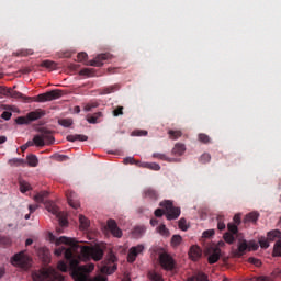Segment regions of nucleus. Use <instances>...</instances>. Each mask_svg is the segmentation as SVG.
Returning a JSON list of instances; mask_svg holds the SVG:
<instances>
[{
	"label": "nucleus",
	"mask_w": 281,
	"mask_h": 281,
	"mask_svg": "<svg viewBox=\"0 0 281 281\" xmlns=\"http://www.w3.org/2000/svg\"><path fill=\"white\" fill-rule=\"evenodd\" d=\"M56 245H69V248L59 247L55 249V256H63L69 261V267L71 270V276L74 280L76 281H87V274L91 273L93 269H95V265L93 263H87L83 266L80 265V257H74V251H78L80 249V246L78 245V241L74 238H68L65 236H61L57 239H55Z\"/></svg>",
	"instance_id": "obj_1"
},
{
	"label": "nucleus",
	"mask_w": 281,
	"mask_h": 281,
	"mask_svg": "<svg viewBox=\"0 0 281 281\" xmlns=\"http://www.w3.org/2000/svg\"><path fill=\"white\" fill-rule=\"evenodd\" d=\"M9 95L10 98H15L16 100H25L26 102H52L63 98V90L55 89L45 93H41L36 97H25L23 93L11 89Z\"/></svg>",
	"instance_id": "obj_2"
},
{
	"label": "nucleus",
	"mask_w": 281,
	"mask_h": 281,
	"mask_svg": "<svg viewBox=\"0 0 281 281\" xmlns=\"http://www.w3.org/2000/svg\"><path fill=\"white\" fill-rule=\"evenodd\" d=\"M104 257V250L100 247H89V246H81L80 247V256L78 258H81L83 260H90V258H93L95 262L102 260Z\"/></svg>",
	"instance_id": "obj_3"
},
{
	"label": "nucleus",
	"mask_w": 281,
	"mask_h": 281,
	"mask_svg": "<svg viewBox=\"0 0 281 281\" xmlns=\"http://www.w3.org/2000/svg\"><path fill=\"white\" fill-rule=\"evenodd\" d=\"M45 207L47 212L56 216L58 218L59 227L56 228L57 234H63V227H67L69 225V222L65 218L63 215V212H60V209L56 205V203L48 201L45 203Z\"/></svg>",
	"instance_id": "obj_4"
},
{
	"label": "nucleus",
	"mask_w": 281,
	"mask_h": 281,
	"mask_svg": "<svg viewBox=\"0 0 281 281\" xmlns=\"http://www.w3.org/2000/svg\"><path fill=\"white\" fill-rule=\"evenodd\" d=\"M33 144L37 147H43L45 144H54V136L52 135V131L45 127L40 128V134L33 137Z\"/></svg>",
	"instance_id": "obj_5"
},
{
	"label": "nucleus",
	"mask_w": 281,
	"mask_h": 281,
	"mask_svg": "<svg viewBox=\"0 0 281 281\" xmlns=\"http://www.w3.org/2000/svg\"><path fill=\"white\" fill-rule=\"evenodd\" d=\"M11 265L20 269H30L32 267V258L25 251H20L11 258Z\"/></svg>",
	"instance_id": "obj_6"
},
{
	"label": "nucleus",
	"mask_w": 281,
	"mask_h": 281,
	"mask_svg": "<svg viewBox=\"0 0 281 281\" xmlns=\"http://www.w3.org/2000/svg\"><path fill=\"white\" fill-rule=\"evenodd\" d=\"M160 207H164L166 213L167 221H175L178 216H181V209L175 207L172 201L165 200L160 202Z\"/></svg>",
	"instance_id": "obj_7"
},
{
	"label": "nucleus",
	"mask_w": 281,
	"mask_h": 281,
	"mask_svg": "<svg viewBox=\"0 0 281 281\" xmlns=\"http://www.w3.org/2000/svg\"><path fill=\"white\" fill-rule=\"evenodd\" d=\"M159 262L160 267H162L165 271H172L177 265L172 256H170L168 252H162L159 255Z\"/></svg>",
	"instance_id": "obj_8"
},
{
	"label": "nucleus",
	"mask_w": 281,
	"mask_h": 281,
	"mask_svg": "<svg viewBox=\"0 0 281 281\" xmlns=\"http://www.w3.org/2000/svg\"><path fill=\"white\" fill-rule=\"evenodd\" d=\"M111 54L103 53L99 54L94 59L90 60L87 65L90 67H102L104 65V60H111Z\"/></svg>",
	"instance_id": "obj_9"
},
{
	"label": "nucleus",
	"mask_w": 281,
	"mask_h": 281,
	"mask_svg": "<svg viewBox=\"0 0 281 281\" xmlns=\"http://www.w3.org/2000/svg\"><path fill=\"white\" fill-rule=\"evenodd\" d=\"M115 262H117V257H115L113 252H111L109 255L106 265L103 267V271H106V273H109L110 276L111 273H115V271L117 270V265H115Z\"/></svg>",
	"instance_id": "obj_10"
},
{
	"label": "nucleus",
	"mask_w": 281,
	"mask_h": 281,
	"mask_svg": "<svg viewBox=\"0 0 281 281\" xmlns=\"http://www.w3.org/2000/svg\"><path fill=\"white\" fill-rule=\"evenodd\" d=\"M143 252H144V245H137L132 247L127 255V262H131V263L135 262V260H137V256Z\"/></svg>",
	"instance_id": "obj_11"
},
{
	"label": "nucleus",
	"mask_w": 281,
	"mask_h": 281,
	"mask_svg": "<svg viewBox=\"0 0 281 281\" xmlns=\"http://www.w3.org/2000/svg\"><path fill=\"white\" fill-rule=\"evenodd\" d=\"M247 249H249L247 240H243L239 241L237 249H233L232 254L234 258H243V256H245V254L247 252Z\"/></svg>",
	"instance_id": "obj_12"
},
{
	"label": "nucleus",
	"mask_w": 281,
	"mask_h": 281,
	"mask_svg": "<svg viewBox=\"0 0 281 281\" xmlns=\"http://www.w3.org/2000/svg\"><path fill=\"white\" fill-rule=\"evenodd\" d=\"M66 198L70 207H72L74 210H78V207H80V201H78V195L76 194V192L67 191Z\"/></svg>",
	"instance_id": "obj_13"
},
{
	"label": "nucleus",
	"mask_w": 281,
	"mask_h": 281,
	"mask_svg": "<svg viewBox=\"0 0 281 281\" xmlns=\"http://www.w3.org/2000/svg\"><path fill=\"white\" fill-rule=\"evenodd\" d=\"M108 229L115 238H122V229L117 227V222H115V220L108 221Z\"/></svg>",
	"instance_id": "obj_14"
},
{
	"label": "nucleus",
	"mask_w": 281,
	"mask_h": 281,
	"mask_svg": "<svg viewBox=\"0 0 281 281\" xmlns=\"http://www.w3.org/2000/svg\"><path fill=\"white\" fill-rule=\"evenodd\" d=\"M37 256H38V258H41V260L44 262V265H49V262L52 260L49 249H47L45 247L40 248L37 251Z\"/></svg>",
	"instance_id": "obj_15"
},
{
	"label": "nucleus",
	"mask_w": 281,
	"mask_h": 281,
	"mask_svg": "<svg viewBox=\"0 0 281 281\" xmlns=\"http://www.w3.org/2000/svg\"><path fill=\"white\" fill-rule=\"evenodd\" d=\"M29 117V122H36V120H41V117H45V110L37 109L26 114Z\"/></svg>",
	"instance_id": "obj_16"
},
{
	"label": "nucleus",
	"mask_w": 281,
	"mask_h": 281,
	"mask_svg": "<svg viewBox=\"0 0 281 281\" xmlns=\"http://www.w3.org/2000/svg\"><path fill=\"white\" fill-rule=\"evenodd\" d=\"M189 256H190L191 260L196 262V260H199V258H201V256H203V252L201 251L200 247L192 246L190 248Z\"/></svg>",
	"instance_id": "obj_17"
},
{
	"label": "nucleus",
	"mask_w": 281,
	"mask_h": 281,
	"mask_svg": "<svg viewBox=\"0 0 281 281\" xmlns=\"http://www.w3.org/2000/svg\"><path fill=\"white\" fill-rule=\"evenodd\" d=\"M49 278V271L47 270H38L33 272V280L35 281H45Z\"/></svg>",
	"instance_id": "obj_18"
},
{
	"label": "nucleus",
	"mask_w": 281,
	"mask_h": 281,
	"mask_svg": "<svg viewBox=\"0 0 281 281\" xmlns=\"http://www.w3.org/2000/svg\"><path fill=\"white\" fill-rule=\"evenodd\" d=\"M221 260L220 248H214L213 252L209 256V265H216V261Z\"/></svg>",
	"instance_id": "obj_19"
},
{
	"label": "nucleus",
	"mask_w": 281,
	"mask_h": 281,
	"mask_svg": "<svg viewBox=\"0 0 281 281\" xmlns=\"http://www.w3.org/2000/svg\"><path fill=\"white\" fill-rule=\"evenodd\" d=\"M115 91H120V85H117V83L101 89L100 94L101 95H109V93H115Z\"/></svg>",
	"instance_id": "obj_20"
},
{
	"label": "nucleus",
	"mask_w": 281,
	"mask_h": 281,
	"mask_svg": "<svg viewBox=\"0 0 281 281\" xmlns=\"http://www.w3.org/2000/svg\"><path fill=\"white\" fill-rule=\"evenodd\" d=\"M66 139L68 142H87V139H89V137L87 135H82V134H75V135H68L66 137Z\"/></svg>",
	"instance_id": "obj_21"
},
{
	"label": "nucleus",
	"mask_w": 281,
	"mask_h": 281,
	"mask_svg": "<svg viewBox=\"0 0 281 281\" xmlns=\"http://www.w3.org/2000/svg\"><path fill=\"white\" fill-rule=\"evenodd\" d=\"M267 238L270 243H273L274 240H280L281 238V232L279 229H273L268 232Z\"/></svg>",
	"instance_id": "obj_22"
},
{
	"label": "nucleus",
	"mask_w": 281,
	"mask_h": 281,
	"mask_svg": "<svg viewBox=\"0 0 281 281\" xmlns=\"http://www.w3.org/2000/svg\"><path fill=\"white\" fill-rule=\"evenodd\" d=\"M144 194L145 199H151V201H157V199H159V193L155 189H146Z\"/></svg>",
	"instance_id": "obj_23"
},
{
	"label": "nucleus",
	"mask_w": 281,
	"mask_h": 281,
	"mask_svg": "<svg viewBox=\"0 0 281 281\" xmlns=\"http://www.w3.org/2000/svg\"><path fill=\"white\" fill-rule=\"evenodd\" d=\"M186 153V145L181 143H177L172 149V154L181 157Z\"/></svg>",
	"instance_id": "obj_24"
},
{
	"label": "nucleus",
	"mask_w": 281,
	"mask_h": 281,
	"mask_svg": "<svg viewBox=\"0 0 281 281\" xmlns=\"http://www.w3.org/2000/svg\"><path fill=\"white\" fill-rule=\"evenodd\" d=\"M48 196L49 192L42 191L34 196V201H36V203H45V199H47Z\"/></svg>",
	"instance_id": "obj_25"
},
{
	"label": "nucleus",
	"mask_w": 281,
	"mask_h": 281,
	"mask_svg": "<svg viewBox=\"0 0 281 281\" xmlns=\"http://www.w3.org/2000/svg\"><path fill=\"white\" fill-rule=\"evenodd\" d=\"M19 186H20V192H22V194H25V192H30V190H32V186L29 184V182L25 180H20Z\"/></svg>",
	"instance_id": "obj_26"
},
{
	"label": "nucleus",
	"mask_w": 281,
	"mask_h": 281,
	"mask_svg": "<svg viewBox=\"0 0 281 281\" xmlns=\"http://www.w3.org/2000/svg\"><path fill=\"white\" fill-rule=\"evenodd\" d=\"M260 215L256 212L248 213L246 217L244 218V223H256L258 221V217Z\"/></svg>",
	"instance_id": "obj_27"
},
{
	"label": "nucleus",
	"mask_w": 281,
	"mask_h": 281,
	"mask_svg": "<svg viewBox=\"0 0 281 281\" xmlns=\"http://www.w3.org/2000/svg\"><path fill=\"white\" fill-rule=\"evenodd\" d=\"M41 67H44L45 69H56L58 67V64H56V61L46 59L41 63Z\"/></svg>",
	"instance_id": "obj_28"
},
{
	"label": "nucleus",
	"mask_w": 281,
	"mask_h": 281,
	"mask_svg": "<svg viewBox=\"0 0 281 281\" xmlns=\"http://www.w3.org/2000/svg\"><path fill=\"white\" fill-rule=\"evenodd\" d=\"M26 160L31 168H36V166H38V158L36 157V155H29L26 157Z\"/></svg>",
	"instance_id": "obj_29"
},
{
	"label": "nucleus",
	"mask_w": 281,
	"mask_h": 281,
	"mask_svg": "<svg viewBox=\"0 0 281 281\" xmlns=\"http://www.w3.org/2000/svg\"><path fill=\"white\" fill-rule=\"evenodd\" d=\"M79 223L81 229H89L90 222L89 218H87L85 215L79 216Z\"/></svg>",
	"instance_id": "obj_30"
},
{
	"label": "nucleus",
	"mask_w": 281,
	"mask_h": 281,
	"mask_svg": "<svg viewBox=\"0 0 281 281\" xmlns=\"http://www.w3.org/2000/svg\"><path fill=\"white\" fill-rule=\"evenodd\" d=\"M100 117H102V112H97L92 116H88L87 122H89V124H98Z\"/></svg>",
	"instance_id": "obj_31"
},
{
	"label": "nucleus",
	"mask_w": 281,
	"mask_h": 281,
	"mask_svg": "<svg viewBox=\"0 0 281 281\" xmlns=\"http://www.w3.org/2000/svg\"><path fill=\"white\" fill-rule=\"evenodd\" d=\"M153 157L154 159H160V161H168L169 164L172 162V158H169L166 154L154 153Z\"/></svg>",
	"instance_id": "obj_32"
},
{
	"label": "nucleus",
	"mask_w": 281,
	"mask_h": 281,
	"mask_svg": "<svg viewBox=\"0 0 281 281\" xmlns=\"http://www.w3.org/2000/svg\"><path fill=\"white\" fill-rule=\"evenodd\" d=\"M272 256L281 257V239H278L273 247Z\"/></svg>",
	"instance_id": "obj_33"
},
{
	"label": "nucleus",
	"mask_w": 281,
	"mask_h": 281,
	"mask_svg": "<svg viewBox=\"0 0 281 281\" xmlns=\"http://www.w3.org/2000/svg\"><path fill=\"white\" fill-rule=\"evenodd\" d=\"M183 238L181 235H173L171 237V247H179L182 243Z\"/></svg>",
	"instance_id": "obj_34"
},
{
	"label": "nucleus",
	"mask_w": 281,
	"mask_h": 281,
	"mask_svg": "<svg viewBox=\"0 0 281 281\" xmlns=\"http://www.w3.org/2000/svg\"><path fill=\"white\" fill-rule=\"evenodd\" d=\"M235 235L232 233H225L223 238L225 240V243H227L228 245H234V243H236V237H234Z\"/></svg>",
	"instance_id": "obj_35"
},
{
	"label": "nucleus",
	"mask_w": 281,
	"mask_h": 281,
	"mask_svg": "<svg viewBox=\"0 0 281 281\" xmlns=\"http://www.w3.org/2000/svg\"><path fill=\"white\" fill-rule=\"evenodd\" d=\"M189 280H194V281H210L207 279V274L203 272H198L194 277L190 278Z\"/></svg>",
	"instance_id": "obj_36"
},
{
	"label": "nucleus",
	"mask_w": 281,
	"mask_h": 281,
	"mask_svg": "<svg viewBox=\"0 0 281 281\" xmlns=\"http://www.w3.org/2000/svg\"><path fill=\"white\" fill-rule=\"evenodd\" d=\"M168 135L169 139H179L183 133H181V131L169 130Z\"/></svg>",
	"instance_id": "obj_37"
},
{
	"label": "nucleus",
	"mask_w": 281,
	"mask_h": 281,
	"mask_svg": "<svg viewBox=\"0 0 281 281\" xmlns=\"http://www.w3.org/2000/svg\"><path fill=\"white\" fill-rule=\"evenodd\" d=\"M148 278L149 280H153V281H164V277H161V274L155 271L148 272Z\"/></svg>",
	"instance_id": "obj_38"
},
{
	"label": "nucleus",
	"mask_w": 281,
	"mask_h": 281,
	"mask_svg": "<svg viewBox=\"0 0 281 281\" xmlns=\"http://www.w3.org/2000/svg\"><path fill=\"white\" fill-rule=\"evenodd\" d=\"M157 232L161 235V236H165L166 238H168V236H170V231L167 229L166 225H160L158 228H157Z\"/></svg>",
	"instance_id": "obj_39"
},
{
	"label": "nucleus",
	"mask_w": 281,
	"mask_h": 281,
	"mask_svg": "<svg viewBox=\"0 0 281 281\" xmlns=\"http://www.w3.org/2000/svg\"><path fill=\"white\" fill-rule=\"evenodd\" d=\"M146 233V226H136L133 231L134 236H144Z\"/></svg>",
	"instance_id": "obj_40"
},
{
	"label": "nucleus",
	"mask_w": 281,
	"mask_h": 281,
	"mask_svg": "<svg viewBox=\"0 0 281 281\" xmlns=\"http://www.w3.org/2000/svg\"><path fill=\"white\" fill-rule=\"evenodd\" d=\"M60 126H64V128H69V126H71V124H74V120L71 119H61L58 121Z\"/></svg>",
	"instance_id": "obj_41"
},
{
	"label": "nucleus",
	"mask_w": 281,
	"mask_h": 281,
	"mask_svg": "<svg viewBox=\"0 0 281 281\" xmlns=\"http://www.w3.org/2000/svg\"><path fill=\"white\" fill-rule=\"evenodd\" d=\"M211 159H212V156L207 153H204L199 158V161H200V164H210Z\"/></svg>",
	"instance_id": "obj_42"
},
{
	"label": "nucleus",
	"mask_w": 281,
	"mask_h": 281,
	"mask_svg": "<svg viewBox=\"0 0 281 281\" xmlns=\"http://www.w3.org/2000/svg\"><path fill=\"white\" fill-rule=\"evenodd\" d=\"M145 168H148L149 170H156V171L161 170V166H159V164L157 162H146Z\"/></svg>",
	"instance_id": "obj_43"
},
{
	"label": "nucleus",
	"mask_w": 281,
	"mask_h": 281,
	"mask_svg": "<svg viewBox=\"0 0 281 281\" xmlns=\"http://www.w3.org/2000/svg\"><path fill=\"white\" fill-rule=\"evenodd\" d=\"M178 227L179 229H181L182 232H188V222L186 221V218H180L178 222Z\"/></svg>",
	"instance_id": "obj_44"
},
{
	"label": "nucleus",
	"mask_w": 281,
	"mask_h": 281,
	"mask_svg": "<svg viewBox=\"0 0 281 281\" xmlns=\"http://www.w3.org/2000/svg\"><path fill=\"white\" fill-rule=\"evenodd\" d=\"M259 245L261 249H269V238L268 237H260Z\"/></svg>",
	"instance_id": "obj_45"
},
{
	"label": "nucleus",
	"mask_w": 281,
	"mask_h": 281,
	"mask_svg": "<svg viewBox=\"0 0 281 281\" xmlns=\"http://www.w3.org/2000/svg\"><path fill=\"white\" fill-rule=\"evenodd\" d=\"M57 269L59 271H63L64 273H67L68 269H69V266H67V262L60 260L58 263H57Z\"/></svg>",
	"instance_id": "obj_46"
},
{
	"label": "nucleus",
	"mask_w": 281,
	"mask_h": 281,
	"mask_svg": "<svg viewBox=\"0 0 281 281\" xmlns=\"http://www.w3.org/2000/svg\"><path fill=\"white\" fill-rule=\"evenodd\" d=\"M132 135L134 137H146V135H148V131L136 130V131L132 132Z\"/></svg>",
	"instance_id": "obj_47"
},
{
	"label": "nucleus",
	"mask_w": 281,
	"mask_h": 281,
	"mask_svg": "<svg viewBox=\"0 0 281 281\" xmlns=\"http://www.w3.org/2000/svg\"><path fill=\"white\" fill-rule=\"evenodd\" d=\"M227 227H228V232H229L228 234H233L235 236H236V234H238V225L228 223Z\"/></svg>",
	"instance_id": "obj_48"
},
{
	"label": "nucleus",
	"mask_w": 281,
	"mask_h": 281,
	"mask_svg": "<svg viewBox=\"0 0 281 281\" xmlns=\"http://www.w3.org/2000/svg\"><path fill=\"white\" fill-rule=\"evenodd\" d=\"M223 215H218L217 216V228L220 229V232H223V229H225V222Z\"/></svg>",
	"instance_id": "obj_49"
},
{
	"label": "nucleus",
	"mask_w": 281,
	"mask_h": 281,
	"mask_svg": "<svg viewBox=\"0 0 281 281\" xmlns=\"http://www.w3.org/2000/svg\"><path fill=\"white\" fill-rule=\"evenodd\" d=\"M22 164H25V160L21 158H13L9 160V165L11 166H21Z\"/></svg>",
	"instance_id": "obj_50"
},
{
	"label": "nucleus",
	"mask_w": 281,
	"mask_h": 281,
	"mask_svg": "<svg viewBox=\"0 0 281 281\" xmlns=\"http://www.w3.org/2000/svg\"><path fill=\"white\" fill-rule=\"evenodd\" d=\"M15 123L16 124H20V125H23V124H30V120L26 116H19L18 119H15Z\"/></svg>",
	"instance_id": "obj_51"
},
{
	"label": "nucleus",
	"mask_w": 281,
	"mask_h": 281,
	"mask_svg": "<svg viewBox=\"0 0 281 281\" xmlns=\"http://www.w3.org/2000/svg\"><path fill=\"white\" fill-rule=\"evenodd\" d=\"M199 142L202 144H210L212 139L206 134H199Z\"/></svg>",
	"instance_id": "obj_52"
},
{
	"label": "nucleus",
	"mask_w": 281,
	"mask_h": 281,
	"mask_svg": "<svg viewBox=\"0 0 281 281\" xmlns=\"http://www.w3.org/2000/svg\"><path fill=\"white\" fill-rule=\"evenodd\" d=\"M260 246L258 245V243L251 240L248 243V251H258V248Z\"/></svg>",
	"instance_id": "obj_53"
},
{
	"label": "nucleus",
	"mask_w": 281,
	"mask_h": 281,
	"mask_svg": "<svg viewBox=\"0 0 281 281\" xmlns=\"http://www.w3.org/2000/svg\"><path fill=\"white\" fill-rule=\"evenodd\" d=\"M248 262H250V265H255V267H262V261L254 257L248 258Z\"/></svg>",
	"instance_id": "obj_54"
},
{
	"label": "nucleus",
	"mask_w": 281,
	"mask_h": 281,
	"mask_svg": "<svg viewBox=\"0 0 281 281\" xmlns=\"http://www.w3.org/2000/svg\"><path fill=\"white\" fill-rule=\"evenodd\" d=\"M114 117H120V115H124V106H119L113 110Z\"/></svg>",
	"instance_id": "obj_55"
},
{
	"label": "nucleus",
	"mask_w": 281,
	"mask_h": 281,
	"mask_svg": "<svg viewBox=\"0 0 281 281\" xmlns=\"http://www.w3.org/2000/svg\"><path fill=\"white\" fill-rule=\"evenodd\" d=\"M77 58L79 60V63H85V60H87V58H89V55H87V53L81 52L77 55Z\"/></svg>",
	"instance_id": "obj_56"
},
{
	"label": "nucleus",
	"mask_w": 281,
	"mask_h": 281,
	"mask_svg": "<svg viewBox=\"0 0 281 281\" xmlns=\"http://www.w3.org/2000/svg\"><path fill=\"white\" fill-rule=\"evenodd\" d=\"M11 91L12 88L0 87V93H2V95H10Z\"/></svg>",
	"instance_id": "obj_57"
},
{
	"label": "nucleus",
	"mask_w": 281,
	"mask_h": 281,
	"mask_svg": "<svg viewBox=\"0 0 281 281\" xmlns=\"http://www.w3.org/2000/svg\"><path fill=\"white\" fill-rule=\"evenodd\" d=\"M92 70L89 68H83L79 71V76H91Z\"/></svg>",
	"instance_id": "obj_58"
},
{
	"label": "nucleus",
	"mask_w": 281,
	"mask_h": 281,
	"mask_svg": "<svg viewBox=\"0 0 281 281\" xmlns=\"http://www.w3.org/2000/svg\"><path fill=\"white\" fill-rule=\"evenodd\" d=\"M256 281H273L271 277H266V276H260V277H255Z\"/></svg>",
	"instance_id": "obj_59"
},
{
	"label": "nucleus",
	"mask_w": 281,
	"mask_h": 281,
	"mask_svg": "<svg viewBox=\"0 0 281 281\" xmlns=\"http://www.w3.org/2000/svg\"><path fill=\"white\" fill-rule=\"evenodd\" d=\"M212 236H214V231L209 229V231L203 232V237L204 238H212Z\"/></svg>",
	"instance_id": "obj_60"
},
{
	"label": "nucleus",
	"mask_w": 281,
	"mask_h": 281,
	"mask_svg": "<svg viewBox=\"0 0 281 281\" xmlns=\"http://www.w3.org/2000/svg\"><path fill=\"white\" fill-rule=\"evenodd\" d=\"M1 117H2V120H10V119L12 117V112L4 111V112L1 114Z\"/></svg>",
	"instance_id": "obj_61"
},
{
	"label": "nucleus",
	"mask_w": 281,
	"mask_h": 281,
	"mask_svg": "<svg viewBox=\"0 0 281 281\" xmlns=\"http://www.w3.org/2000/svg\"><path fill=\"white\" fill-rule=\"evenodd\" d=\"M36 210H38V204H30L29 205L30 214H34V212H36Z\"/></svg>",
	"instance_id": "obj_62"
},
{
	"label": "nucleus",
	"mask_w": 281,
	"mask_h": 281,
	"mask_svg": "<svg viewBox=\"0 0 281 281\" xmlns=\"http://www.w3.org/2000/svg\"><path fill=\"white\" fill-rule=\"evenodd\" d=\"M154 214L157 218H161V216H164V210L157 209Z\"/></svg>",
	"instance_id": "obj_63"
},
{
	"label": "nucleus",
	"mask_w": 281,
	"mask_h": 281,
	"mask_svg": "<svg viewBox=\"0 0 281 281\" xmlns=\"http://www.w3.org/2000/svg\"><path fill=\"white\" fill-rule=\"evenodd\" d=\"M235 225H240V214H236L233 218Z\"/></svg>",
	"instance_id": "obj_64"
}]
</instances>
